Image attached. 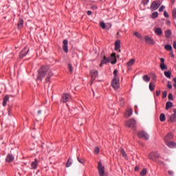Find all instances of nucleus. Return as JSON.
Segmentation results:
<instances>
[{"label": "nucleus", "instance_id": "obj_1", "mask_svg": "<svg viewBox=\"0 0 176 176\" xmlns=\"http://www.w3.org/2000/svg\"><path fill=\"white\" fill-rule=\"evenodd\" d=\"M38 72V74L36 78L37 82H42V80L45 79V78L46 83L50 82V78L53 76V72L50 70L49 66L41 67Z\"/></svg>", "mask_w": 176, "mask_h": 176}, {"label": "nucleus", "instance_id": "obj_2", "mask_svg": "<svg viewBox=\"0 0 176 176\" xmlns=\"http://www.w3.org/2000/svg\"><path fill=\"white\" fill-rule=\"evenodd\" d=\"M111 86L115 89V90H118L119 87H120V78H113Z\"/></svg>", "mask_w": 176, "mask_h": 176}, {"label": "nucleus", "instance_id": "obj_3", "mask_svg": "<svg viewBox=\"0 0 176 176\" xmlns=\"http://www.w3.org/2000/svg\"><path fill=\"white\" fill-rule=\"evenodd\" d=\"M135 120L131 119L126 122L125 126L126 127H129V129H135V124H136Z\"/></svg>", "mask_w": 176, "mask_h": 176}, {"label": "nucleus", "instance_id": "obj_4", "mask_svg": "<svg viewBox=\"0 0 176 176\" xmlns=\"http://www.w3.org/2000/svg\"><path fill=\"white\" fill-rule=\"evenodd\" d=\"M148 159L153 160V162H156L159 159V153L157 152H151L148 155Z\"/></svg>", "mask_w": 176, "mask_h": 176}, {"label": "nucleus", "instance_id": "obj_5", "mask_svg": "<svg viewBox=\"0 0 176 176\" xmlns=\"http://www.w3.org/2000/svg\"><path fill=\"white\" fill-rule=\"evenodd\" d=\"M72 98H71V95L69 94H63L62 95V99L60 100L61 102H68V101H71Z\"/></svg>", "mask_w": 176, "mask_h": 176}, {"label": "nucleus", "instance_id": "obj_6", "mask_svg": "<svg viewBox=\"0 0 176 176\" xmlns=\"http://www.w3.org/2000/svg\"><path fill=\"white\" fill-rule=\"evenodd\" d=\"M160 5H162V3L160 1H153L151 6V10H156L157 9H159Z\"/></svg>", "mask_w": 176, "mask_h": 176}, {"label": "nucleus", "instance_id": "obj_7", "mask_svg": "<svg viewBox=\"0 0 176 176\" xmlns=\"http://www.w3.org/2000/svg\"><path fill=\"white\" fill-rule=\"evenodd\" d=\"M138 137H139V138H144V140H149V135L145 131L138 132Z\"/></svg>", "mask_w": 176, "mask_h": 176}, {"label": "nucleus", "instance_id": "obj_8", "mask_svg": "<svg viewBox=\"0 0 176 176\" xmlns=\"http://www.w3.org/2000/svg\"><path fill=\"white\" fill-rule=\"evenodd\" d=\"M28 52H30V48L28 47H25L20 53L19 57L20 58H23V57H25V56H27L28 54Z\"/></svg>", "mask_w": 176, "mask_h": 176}, {"label": "nucleus", "instance_id": "obj_9", "mask_svg": "<svg viewBox=\"0 0 176 176\" xmlns=\"http://www.w3.org/2000/svg\"><path fill=\"white\" fill-rule=\"evenodd\" d=\"M144 41L146 43H148V45H155V41H153V39L148 36H146L144 37Z\"/></svg>", "mask_w": 176, "mask_h": 176}, {"label": "nucleus", "instance_id": "obj_10", "mask_svg": "<svg viewBox=\"0 0 176 176\" xmlns=\"http://www.w3.org/2000/svg\"><path fill=\"white\" fill-rule=\"evenodd\" d=\"M63 51L65 53H68V41L64 40L63 41Z\"/></svg>", "mask_w": 176, "mask_h": 176}, {"label": "nucleus", "instance_id": "obj_11", "mask_svg": "<svg viewBox=\"0 0 176 176\" xmlns=\"http://www.w3.org/2000/svg\"><path fill=\"white\" fill-rule=\"evenodd\" d=\"M109 60L111 64H116V53L111 54V58Z\"/></svg>", "mask_w": 176, "mask_h": 176}, {"label": "nucleus", "instance_id": "obj_12", "mask_svg": "<svg viewBox=\"0 0 176 176\" xmlns=\"http://www.w3.org/2000/svg\"><path fill=\"white\" fill-rule=\"evenodd\" d=\"M173 133H168L165 137H164V141L165 142H168L170 140H173Z\"/></svg>", "mask_w": 176, "mask_h": 176}, {"label": "nucleus", "instance_id": "obj_13", "mask_svg": "<svg viewBox=\"0 0 176 176\" xmlns=\"http://www.w3.org/2000/svg\"><path fill=\"white\" fill-rule=\"evenodd\" d=\"M14 160V157L12 155V154H8L6 161L8 162V163H12Z\"/></svg>", "mask_w": 176, "mask_h": 176}, {"label": "nucleus", "instance_id": "obj_14", "mask_svg": "<svg viewBox=\"0 0 176 176\" xmlns=\"http://www.w3.org/2000/svg\"><path fill=\"white\" fill-rule=\"evenodd\" d=\"M165 144L168 148H175L176 146V143L175 142H165Z\"/></svg>", "mask_w": 176, "mask_h": 176}, {"label": "nucleus", "instance_id": "obj_15", "mask_svg": "<svg viewBox=\"0 0 176 176\" xmlns=\"http://www.w3.org/2000/svg\"><path fill=\"white\" fill-rule=\"evenodd\" d=\"M90 72L92 79H96L98 76V72L97 70H92Z\"/></svg>", "mask_w": 176, "mask_h": 176}, {"label": "nucleus", "instance_id": "obj_16", "mask_svg": "<svg viewBox=\"0 0 176 176\" xmlns=\"http://www.w3.org/2000/svg\"><path fill=\"white\" fill-rule=\"evenodd\" d=\"M154 31L156 35H158V36H160V35H163V31L162 30V29H160V28H155Z\"/></svg>", "mask_w": 176, "mask_h": 176}, {"label": "nucleus", "instance_id": "obj_17", "mask_svg": "<svg viewBox=\"0 0 176 176\" xmlns=\"http://www.w3.org/2000/svg\"><path fill=\"white\" fill-rule=\"evenodd\" d=\"M120 41H117L115 42V50L120 52Z\"/></svg>", "mask_w": 176, "mask_h": 176}, {"label": "nucleus", "instance_id": "obj_18", "mask_svg": "<svg viewBox=\"0 0 176 176\" xmlns=\"http://www.w3.org/2000/svg\"><path fill=\"white\" fill-rule=\"evenodd\" d=\"M134 63H135V59H131L129 61L126 63V67L127 68L131 67V65H134Z\"/></svg>", "mask_w": 176, "mask_h": 176}, {"label": "nucleus", "instance_id": "obj_19", "mask_svg": "<svg viewBox=\"0 0 176 176\" xmlns=\"http://www.w3.org/2000/svg\"><path fill=\"white\" fill-rule=\"evenodd\" d=\"M8 101H9V96L6 95L3 101V107H6V104H8Z\"/></svg>", "mask_w": 176, "mask_h": 176}, {"label": "nucleus", "instance_id": "obj_20", "mask_svg": "<svg viewBox=\"0 0 176 176\" xmlns=\"http://www.w3.org/2000/svg\"><path fill=\"white\" fill-rule=\"evenodd\" d=\"M133 115V109H129L126 112V118H130Z\"/></svg>", "mask_w": 176, "mask_h": 176}, {"label": "nucleus", "instance_id": "obj_21", "mask_svg": "<svg viewBox=\"0 0 176 176\" xmlns=\"http://www.w3.org/2000/svg\"><path fill=\"white\" fill-rule=\"evenodd\" d=\"M32 168H34L35 170L36 167H38V160L35 159L34 162H33L31 164Z\"/></svg>", "mask_w": 176, "mask_h": 176}, {"label": "nucleus", "instance_id": "obj_22", "mask_svg": "<svg viewBox=\"0 0 176 176\" xmlns=\"http://www.w3.org/2000/svg\"><path fill=\"white\" fill-rule=\"evenodd\" d=\"M24 24V21L23 20V19H19V21L18 22V28H23V25Z\"/></svg>", "mask_w": 176, "mask_h": 176}, {"label": "nucleus", "instance_id": "obj_23", "mask_svg": "<svg viewBox=\"0 0 176 176\" xmlns=\"http://www.w3.org/2000/svg\"><path fill=\"white\" fill-rule=\"evenodd\" d=\"M170 122H176V110L175 111L174 114L170 117Z\"/></svg>", "mask_w": 176, "mask_h": 176}, {"label": "nucleus", "instance_id": "obj_24", "mask_svg": "<svg viewBox=\"0 0 176 176\" xmlns=\"http://www.w3.org/2000/svg\"><path fill=\"white\" fill-rule=\"evenodd\" d=\"M142 79L144 82H148L151 80V77H149L148 75H144L143 76Z\"/></svg>", "mask_w": 176, "mask_h": 176}, {"label": "nucleus", "instance_id": "obj_25", "mask_svg": "<svg viewBox=\"0 0 176 176\" xmlns=\"http://www.w3.org/2000/svg\"><path fill=\"white\" fill-rule=\"evenodd\" d=\"M164 49L165 50H168V52H171V50H173V47L170 45H166L164 46Z\"/></svg>", "mask_w": 176, "mask_h": 176}, {"label": "nucleus", "instance_id": "obj_26", "mask_svg": "<svg viewBox=\"0 0 176 176\" xmlns=\"http://www.w3.org/2000/svg\"><path fill=\"white\" fill-rule=\"evenodd\" d=\"M173 107V102H167L166 104V109L168 110V109H170V108H172Z\"/></svg>", "mask_w": 176, "mask_h": 176}, {"label": "nucleus", "instance_id": "obj_27", "mask_svg": "<svg viewBox=\"0 0 176 176\" xmlns=\"http://www.w3.org/2000/svg\"><path fill=\"white\" fill-rule=\"evenodd\" d=\"M160 122H166V116L164 113H161L160 116Z\"/></svg>", "mask_w": 176, "mask_h": 176}, {"label": "nucleus", "instance_id": "obj_28", "mask_svg": "<svg viewBox=\"0 0 176 176\" xmlns=\"http://www.w3.org/2000/svg\"><path fill=\"white\" fill-rule=\"evenodd\" d=\"M102 64H107V63H109V58H107L106 56H103V60L101 61Z\"/></svg>", "mask_w": 176, "mask_h": 176}, {"label": "nucleus", "instance_id": "obj_29", "mask_svg": "<svg viewBox=\"0 0 176 176\" xmlns=\"http://www.w3.org/2000/svg\"><path fill=\"white\" fill-rule=\"evenodd\" d=\"M120 152L123 157H127V155L126 154V151H124V149L120 148Z\"/></svg>", "mask_w": 176, "mask_h": 176}, {"label": "nucleus", "instance_id": "obj_30", "mask_svg": "<svg viewBox=\"0 0 176 176\" xmlns=\"http://www.w3.org/2000/svg\"><path fill=\"white\" fill-rule=\"evenodd\" d=\"M149 89L151 91H153L155 90V82H150Z\"/></svg>", "mask_w": 176, "mask_h": 176}, {"label": "nucleus", "instance_id": "obj_31", "mask_svg": "<svg viewBox=\"0 0 176 176\" xmlns=\"http://www.w3.org/2000/svg\"><path fill=\"white\" fill-rule=\"evenodd\" d=\"M164 76L166 78H168L170 79V78H171V72L168 71V72H164Z\"/></svg>", "mask_w": 176, "mask_h": 176}, {"label": "nucleus", "instance_id": "obj_32", "mask_svg": "<svg viewBox=\"0 0 176 176\" xmlns=\"http://www.w3.org/2000/svg\"><path fill=\"white\" fill-rule=\"evenodd\" d=\"M133 34L135 36H137L139 39H142V36L138 32H135Z\"/></svg>", "mask_w": 176, "mask_h": 176}, {"label": "nucleus", "instance_id": "obj_33", "mask_svg": "<svg viewBox=\"0 0 176 176\" xmlns=\"http://www.w3.org/2000/svg\"><path fill=\"white\" fill-rule=\"evenodd\" d=\"M72 165V161L71 160V159H69L66 164V167H71Z\"/></svg>", "mask_w": 176, "mask_h": 176}, {"label": "nucleus", "instance_id": "obj_34", "mask_svg": "<svg viewBox=\"0 0 176 176\" xmlns=\"http://www.w3.org/2000/svg\"><path fill=\"white\" fill-rule=\"evenodd\" d=\"M158 16H159V14L157 13V12H154L152 14L151 17L152 19H156Z\"/></svg>", "mask_w": 176, "mask_h": 176}, {"label": "nucleus", "instance_id": "obj_35", "mask_svg": "<svg viewBox=\"0 0 176 176\" xmlns=\"http://www.w3.org/2000/svg\"><path fill=\"white\" fill-rule=\"evenodd\" d=\"M170 35H171V31L166 30L165 32V36H166V38H170Z\"/></svg>", "mask_w": 176, "mask_h": 176}, {"label": "nucleus", "instance_id": "obj_36", "mask_svg": "<svg viewBox=\"0 0 176 176\" xmlns=\"http://www.w3.org/2000/svg\"><path fill=\"white\" fill-rule=\"evenodd\" d=\"M140 175H142V176L146 175V168H144V169L140 172Z\"/></svg>", "mask_w": 176, "mask_h": 176}, {"label": "nucleus", "instance_id": "obj_37", "mask_svg": "<svg viewBox=\"0 0 176 176\" xmlns=\"http://www.w3.org/2000/svg\"><path fill=\"white\" fill-rule=\"evenodd\" d=\"M160 67L162 69V71H164V69H167V65H160Z\"/></svg>", "mask_w": 176, "mask_h": 176}, {"label": "nucleus", "instance_id": "obj_38", "mask_svg": "<svg viewBox=\"0 0 176 176\" xmlns=\"http://www.w3.org/2000/svg\"><path fill=\"white\" fill-rule=\"evenodd\" d=\"M113 75H114V78L119 79V76H118V69H115L113 71Z\"/></svg>", "mask_w": 176, "mask_h": 176}, {"label": "nucleus", "instance_id": "obj_39", "mask_svg": "<svg viewBox=\"0 0 176 176\" xmlns=\"http://www.w3.org/2000/svg\"><path fill=\"white\" fill-rule=\"evenodd\" d=\"M172 14H173V19H176V8L173 10Z\"/></svg>", "mask_w": 176, "mask_h": 176}, {"label": "nucleus", "instance_id": "obj_40", "mask_svg": "<svg viewBox=\"0 0 176 176\" xmlns=\"http://www.w3.org/2000/svg\"><path fill=\"white\" fill-rule=\"evenodd\" d=\"M78 162H79V163H81V164H85V160L83 159H80L79 158V157H77Z\"/></svg>", "mask_w": 176, "mask_h": 176}, {"label": "nucleus", "instance_id": "obj_41", "mask_svg": "<svg viewBox=\"0 0 176 176\" xmlns=\"http://www.w3.org/2000/svg\"><path fill=\"white\" fill-rule=\"evenodd\" d=\"M100 27H101V28H102V30H105L107 25H105V23L104 22H101Z\"/></svg>", "mask_w": 176, "mask_h": 176}, {"label": "nucleus", "instance_id": "obj_42", "mask_svg": "<svg viewBox=\"0 0 176 176\" xmlns=\"http://www.w3.org/2000/svg\"><path fill=\"white\" fill-rule=\"evenodd\" d=\"M162 97L163 98H166V97H167V91H164L162 92Z\"/></svg>", "mask_w": 176, "mask_h": 176}, {"label": "nucleus", "instance_id": "obj_43", "mask_svg": "<svg viewBox=\"0 0 176 176\" xmlns=\"http://www.w3.org/2000/svg\"><path fill=\"white\" fill-rule=\"evenodd\" d=\"M165 6H162L160 8H159V12H162L165 9Z\"/></svg>", "mask_w": 176, "mask_h": 176}, {"label": "nucleus", "instance_id": "obj_44", "mask_svg": "<svg viewBox=\"0 0 176 176\" xmlns=\"http://www.w3.org/2000/svg\"><path fill=\"white\" fill-rule=\"evenodd\" d=\"M149 2V0H142V3L143 5H147V3Z\"/></svg>", "mask_w": 176, "mask_h": 176}, {"label": "nucleus", "instance_id": "obj_45", "mask_svg": "<svg viewBox=\"0 0 176 176\" xmlns=\"http://www.w3.org/2000/svg\"><path fill=\"white\" fill-rule=\"evenodd\" d=\"M167 87H168V89H173V85H171V82H170V81L168 82Z\"/></svg>", "mask_w": 176, "mask_h": 176}, {"label": "nucleus", "instance_id": "obj_46", "mask_svg": "<svg viewBox=\"0 0 176 176\" xmlns=\"http://www.w3.org/2000/svg\"><path fill=\"white\" fill-rule=\"evenodd\" d=\"M99 152H100V148L96 147V148H94V153H99Z\"/></svg>", "mask_w": 176, "mask_h": 176}, {"label": "nucleus", "instance_id": "obj_47", "mask_svg": "<svg viewBox=\"0 0 176 176\" xmlns=\"http://www.w3.org/2000/svg\"><path fill=\"white\" fill-rule=\"evenodd\" d=\"M168 100H174L173 98V94H169L168 96Z\"/></svg>", "mask_w": 176, "mask_h": 176}, {"label": "nucleus", "instance_id": "obj_48", "mask_svg": "<svg viewBox=\"0 0 176 176\" xmlns=\"http://www.w3.org/2000/svg\"><path fill=\"white\" fill-rule=\"evenodd\" d=\"M160 61H161V63H160V65H164V58H160Z\"/></svg>", "mask_w": 176, "mask_h": 176}, {"label": "nucleus", "instance_id": "obj_49", "mask_svg": "<svg viewBox=\"0 0 176 176\" xmlns=\"http://www.w3.org/2000/svg\"><path fill=\"white\" fill-rule=\"evenodd\" d=\"M68 67H69V72H72V65L69 64V65H68Z\"/></svg>", "mask_w": 176, "mask_h": 176}, {"label": "nucleus", "instance_id": "obj_50", "mask_svg": "<svg viewBox=\"0 0 176 176\" xmlns=\"http://www.w3.org/2000/svg\"><path fill=\"white\" fill-rule=\"evenodd\" d=\"M123 98H120V104L121 105H124V102L123 101Z\"/></svg>", "mask_w": 176, "mask_h": 176}, {"label": "nucleus", "instance_id": "obj_51", "mask_svg": "<svg viewBox=\"0 0 176 176\" xmlns=\"http://www.w3.org/2000/svg\"><path fill=\"white\" fill-rule=\"evenodd\" d=\"M87 14L88 16H91V14H93V12L91 10H88L87 12Z\"/></svg>", "mask_w": 176, "mask_h": 176}, {"label": "nucleus", "instance_id": "obj_52", "mask_svg": "<svg viewBox=\"0 0 176 176\" xmlns=\"http://www.w3.org/2000/svg\"><path fill=\"white\" fill-rule=\"evenodd\" d=\"M164 16H165V17L168 18V13H167L166 11L164 12Z\"/></svg>", "mask_w": 176, "mask_h": 176}, {"label": "nucleus", "instance_id": "obj_53", "mask_svg": "<svg viewBox=\"0 0 176 176\" xmlns=\"http://www.w3.org/2000/svg\"><path fill=\"white\" fill-rule=\"evenodd\" d=\"M168 174L169 175L173 176L174 175V172H173V170H168Z\"/></svg>", "mask_w": 176, "mask_h": 176}, {"label": "nucleus", "instance_id": "obj_54", "mask_svg": "<svg viewBox=\"0 0 176 176\" xmlns=\"http://www.w3.org/2000/svg\"><path fill=\"white\" fill-rule=\"evenodd\" d=\"M91 9H92L93 10H96L97 6H92L91 7Z\"/></svg>", "mask_w": 176, "mask_h": 176}, {"label": "nucleus", "instance_id": "obj_55", "mask_svg": "<svg viewBox=\"0 0 176 176\" xmlns=\"http://www.w3.org/2000/svg\"><path fill=\"white\" fill-rule=\"evenodd\" d=\"M160 93H161L160 90L156 91V96H160Z\"/></svg>", "mask_w": 176, "mask_h": 176}, {"label": "nucleus", "instance_id": "obj_56", "mask_svg": "<svg viewBox=\"0 0 176 176\" xmlns=\"http://www.w3.org/2000/svg\"><path fill=\"white\" fill-rule=\"evenodd\" d=\"M173 47L176 49V41L173 42Z\"/></svg>", "mask_w": 176, "mask_h": 176}, {"label": "nucleus", "instance_id": "obj_57", "mask_svg": "<svg viewBox=\"0 0 176 176\" xmlns=\"http://www.w3.org/2000/svg\"><path fill=\"white\" fill-rule=\"evenodd\" d=\"M38 115H41V113H42V111L41 110H38V112H37Z\"/></svg>", "mask_w": 176, "mask_h": 176}, {"label": "nucleus", "instance_id": "obj_58", "mask_svg": "<svg viewBox=\"0 0 176 176\" xmlns=\"http://www.w3.org/2000/svg\"><path fill=\"white\" fill-rule=\"evenodd\" d=\"M104 64H102V62H101V63L100 64V67H102Z\"/></svg>", "mask_w": 176, "mask_h": 176}, {"label": "nucleus", "instance_id": "obj_59", "mask_svg": "<svg viewBox=\"0 0 176 176\" xmlns=\"http://www.w3.org/2000/svg\"><path fill=\"white\" fill-rule=\"evenodd\" d=\"M173 82H175V83H176V78H173Z\"/></svg>", "mask_w": 176, "mask_h": 176}, {"label": "nucleus", "instance_id": "obj_60", "mask_svg": "<svg viewBox=\"0 0 176 176\" xmlns=\"http://www.w3.org/2000/svg\"><path fill=\"white\" fill-rule=\"evenodd\" d=\"M135 171H138V167L135 168Z\"/></svg>", "mask_w": 176, "mask_h": 176}, {"label": "nucleus", "instance_id": "obj_61", "mask_svg": "<svg viewBox=\"0 0 176 176\" xmlns=\"http://www.w3.org/2000/svg\"><path fill=\"white\" fill-rule=\"evenodd\" d=\"M174 87L176 89V83L173 85Z\"/></svg>", "mask_w": 176, "mask_h": 176}, {"label": "nucleus", "instance_id": "obj_62", "mask_svg": "<svg viewBox=\"0 0 176 176\" xmlns=\"http://www.w3.org/2000/svg\"><path fill=\"white\" fill-rule=\"evenodd\" d=\"M171 56H172V57H174V54H172Z\"/></svg>", "mask_w": 176, "mask_h": 176}, {"label": "nucleus", "instance_id": "obj_63", "mask_svg": "<svg viewBox=\"0 0 176 176\" xmlns=\"http://www.w3.org/2000/svg\"><path fill=\"white\" fill-rule=\"evenodd\" d=\"M8 114L10 115V111H8Z\"/></svg>", "mask_w": 176, "mask_h": 176}]
</instances>
